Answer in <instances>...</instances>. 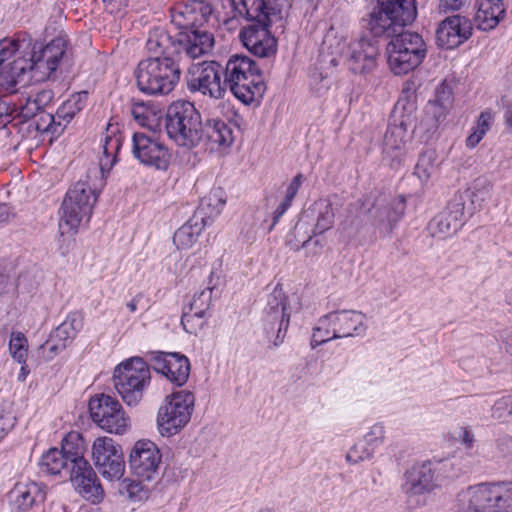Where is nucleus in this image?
<instances>
[{
    "label": "nucleus",
    "instance_id": "nucleus-60",
    "mask_svg": "<svg viewBox=\"0 0 512 512\" xmlns=\"http://www.w3.org/2000/svg\"><path fill=\"white\" fill-rule=\"evenodd\" d=\"M471 0H440L439 9L443 12L458 11L469 5Z\"/></svg>",
    "mask_w": 512,
    "mask_h": 512
},
{
    "label": "nucleus",
    "instance_id": "nucleus-49",
    "mask_svg": "<svg viewBox=\"0 0 512 512\" xmlns=\"http://www.w3.org/2000/svg\"><path fill=\"white\" fill-rule=\"evenodd\" d=\"M322 317L318 320L317 325L313 328V334L311 338V346L315 348L321 344H324L330 340L338 339L334 337V330H332V324L322 326Z\"/></svg>",
    "mask_w": 512,
    "mask_h": 512
},
{
    "label": "nucleus",
    "instance_id": "nucleus-26",
    "mask_svg": "<svg viewBox=\"0 0 512 512\" xmlns=\"http://www.w3.org/2000/svg\"><path fill=\"white\" fill-rule=\"evenodd\" d=\"M453 104V94L449 87L441 85L437 88L435 98L428 102L421 125L427 132L435 131L442 123Z\"/></svg>",
    "mask_w": 512,
    "mask_h": 512
},
{
    "label": "nucleus",
    "instance_id": "nucleus-16",
    "mask_svg": "<svg viewBox=\"0 0 512 512\" xmlns=\"http://www.w3.org/2000/svg\"><path fill=\"white\" fill-rule=\"evenodd\" d=\"M411 141L412 132L403 120L390 124L383 140V159L391 167L399 166L407 155Z\"/></svg>",
    "mask_w": 512,
    "mask_h": 512
},
{
    "label": "nucleus",
    "instance_id": "nucleus-27",
    "mask_svg": "<svg viewBox=\"0 0 512 512\" xmlns=\"http://www.w3.org/2000/svg\"><path fill=\"white\" fill-rule=\"evenodd\" d=\"M180 30L178 50L181 49L190 58H198L212 50L214 37L205 29L194 27Z\"/></svg>",
    "mask_w": 512,
    "mask_h": 512
},
{
    "label": "nucleus",
    "instance_id": "nucleus-61",
    "mask_svg": "<svg viewBox=\"0 0 512 512\" xmlns=\"http://www.w3.org/2000/svg\"><path fill=\"white\" fill-rule=\"evenodd\" d=\"M458 438L468 448H470L474 442V435L467 428L460 429Z\"/></svg>",
    "mask_w": 512,
    "mask_h": 512
},
{
    "label": "nucleus",
    "instance_id": "nucleus-22",
    "mask_svg": "<svg viewBox=\"0 0 512 512\" xmlns=\"http://www.w3.org/2000/svg\"><path fill=\"white\" fill-rule=\"evenodd\" d=\"M212 14V7L204 0H190L171 11V21L179 29L202 28Z\"/></svg>",
    "mask_w": 512,
    "mask_h": 512
},
{
    "label": "nucleus",
    "instance_id": "nucleus-59",
    "mask_svg": "<svg viewBox=\"0 0 512 512\" xmlns=\"http://www.w3.org/2000/svg\"><path fill=\"white\" fill-rule=\"evenodd\" d=\"M496 447L501 455L512 459V437L508 435L498 437Z\"/></svg>",
    "mask_w": 512,
    "mask_h": 512
},
{
    "label": "nucleus",
    "instance_id": "nucleus-6",
    "mask_svg": "<svg viewBox=\"0 0 512 512\" xmlns=\"http://www.w3.org/2000/svg\"><path fill=\"white\" fill-rule=\"evenodd\" d=\"M137 86L149 95L170 93L180 79V69L172 57L147 58L135 71Z\"/></svg>",
    "mask_w": 512,
    "mask_h": 512
},
{
    "label": "nucleus",
    "instance_id": "nucleus-24",
    "mask_svg": "<svg viewBox=\"0 0 512 512\" xmlns=\"http://www.w3.org/2000/svg\"><path fill=\"white\" fill-rule=\"evenodd\" d=\"M322 326L332 324L334 337L347 338L363 333L366 329L365 316L358 311L343 310L328 313L322 317Z\"/></svg>",
    "mask_w": 512,
    "mask_h": 512
},
{
    "label": "nucleus",
    "instance_id": "nucleus-17",
    "mask_svg": "<svg viewBox=\"0 0 512 512\" xmlns=\"http://www.w3.org/2000/svg\"><path fill=\"white\" fill-rule=\"evenodd\" d=\"M299 310L300 302L298 297H287L280 285H276L267 295L264 313L269 321L278 323L277 338H279L282 329L287 330L291 314Z\"/></svg>",
    "mask_w": 512,
    "mask_h": 512
},
{
    "label": "nucleus",
    "instance_id": "nucleus-29",
    "mask_svg": "<svg viewBox=\"0 0 512 512\" xmlns=\"http://www.w3.org/2000/svg\"><path fill=\"white\" fill-rule=\"evenodd\" d=\"M435 486L434 472L430 463L416 465L406 473L404 489L409 497L429 493Z\"/></svg>",
    "mask_w": 512,
    "mask_h": 512
},
{
    "label": "nucleus",
    "instance_id": "nucleus-63",
    "mask_svg": "<svg viewBox=\"0 0 512 512\" xmlns=\"http://www.w3.org/2000/svg\"><path fill=\"white\" fill-rule=\"evenodd\" d=\"M29 374V369L25 364H22L20 373L18 375V380L24 382L26 380L27 375Z\"/></svg>",
    "mask_w": 512,
    "mask_h": 512
},
{
    "label": "nucleus",
    "instance_id": "nucleus-18",
    "mask_svg": "<svg viewBox=\"0 0 512 512\" xmlns=\"http://www.w3.org/2000/svg\"><path fill=\"white\" fill-rule=\"evenodd\" d=\"M271 20L266 23H251L240 32L243 45L258 57H270L275 54L277 41L268 30Z\"/></svg>",
    "mask_w": 512,
    "mask_h": 512
},
{
    "label": "nucleus",
    "instance_id": "nucleus-52",
    "mask_svg": "<svg viewBox=\"0 0 512 512\" xmlns=\"http://www.w3.org/2000/svg\"><path fill=\"white\" fill-rule=\"evenodd\" d=\"M76 335V331L73 327L72 323L64 322L59 325L54 332L51 334L54 339L60 343H65V347H67Z\"/></svg>",
    "mask_w": 512,
    "mask_h": 512
},
{
    "label": "nucleus",
    "instance_id": "nucleus-12",
    "mask_svg": "<svg viewBox=\"0 0 512 512\" xmlns=\"http://www.w3.org/2000/svg\"><path fill=\"white\" fill-rule=\"evenodd\" d=\"M91 455L102 477L108 481H120L125 473V461L120 445L107 436L94 440Z\"/></svg>",
    "mask_w": 512,
    "mask_h": 512
},
{
    "label": "nucleus",
    "instance_id": "nucleus-46",
    "mask_svg": "<svg viewBox=\"0 0 512 512\" xmlns=\"http://www.w3.org/2000/svg\"><path fill=\"white\" fill-rule=\"evenodd\" d=\"M198 240V233L192 226L184 225L180 227L173 237V242L179 250H187L193 247Z\"/></svg>",
    "mask_w": 512,
    "mask_h": 512
},
{
    "label": "nucleus",
    "instance_id": "nucleus-11",
    "mask_svg": "<svg viewBox=\"0 0 512 512\" xmlns=\"http://www.w3.org/2000/svg\"><path fill=\"white\" fill-rule=\"evenodd\" d=\"M93 422L102 430L117 435L125 434L130 428V418L120 402L105 394L95 395L89 401Z\"/></svg>",
    "mask_w": 512,
    "mask_h": 512
},
{
    "label": "nucleus",
    "instance_id": "nucleus-31",
    "mask_svg": "<svg viewBox=\"0 0 512 512\" xmlns=\"http://www.w3.org/2000/svg\"><path fill=\"white\" fill-rule=\"evenodd\" d=\"M476 26L483 31L493 30L505 17L503 0H476Z\"/></svg>",
    "mask_w": 512,
    "mask_h": 512
},
{
    "label": "nucleus",
    "instance_id": "nucleus-28",
    "mask_svg": "<svg viewBox=\"0 0 512 512\" xmlns=\"http://www.w3.org/2000/svg\"><path fill=\"white\" fill-rule=\"evenodd\" d=\"M86 98V92L74 94L62 103L55 115H42L40 118L41 121L47 123V126L43 129L52 133H60L74 116L83 109Z\"/></svg>",
    "mask_w": 512,
    "mask_h": 512
},
{
    "label": "nucleus",
    "instance_id": "nucleus-33",
    "mask_svg": "<svg viewBox=\"0 0 512 512\" xmlns=\"http://www.w3.org/2000/svg\"><path fill=\"white\" fill-rule=\"evenodd\" d=\"M146 48L149 58L172 57L178 53V43L162 28H155L149 33Z\"/></svg>",
    "mask_w": 512,
    "mask_h": 512
},
{
    "label": "nucleus",
    "instance_id": "nucleus-38",
    "mask_svg": "<svg viewBox=\"0 0 512 512\" xmlns=\"http://www.w3.org/2000/svg\"><path fill=\"white\" fill-rule=\"evenodd\" d=\"M438 168L437 154L434 150L422 152L415 166L414 174L423 183L430 181Z\"/></svg>",
    "mask_w": 512,
    "mask_h": 512
},
{
    "label": "nucleus",
    "instance_id": "nucleus-5",
    "mask_svg": "<svg viewBox=\"0 0 512 512\" xmlns=\"http://www.w3.org/2000/svg\"><path fill=\"white\" fill-rule=\"evenodd\" d=\"M458 498L466 512H512V482L472 485Z\"/></svg>",
    "mask_w": 512,
    "mask_h": 512
},
{
    "label": "nucleus",
    "instance_id": "nucleus-64",
    "mask_svg": "<svg viewBox=\"0 0 512 512\" xmlns=\"http://www.w3.org/2000/svg\"><path fill=\"white\" fill-rule=\"evenodd\" d=\"M504 119L506 126L512 129V108L505 112Z\"/></svg>",
    "mask_w": 512,
    "mask_h": 512
},
{
    "label": "nucleus",
    "instance_id": "nucleus-51",
    "mask_svg": "<svg viewBox=\"0 0 512 512\" xmlns=\"http://www.w3.org/2000/svg\"><path fill=\"white\" fill-rule=\"evenodd\" d=\"M402 212L397 214L390 207L385 206L377 210V222L378 225L383 227L385 230H391L392 226L399 220Z\"/></svg>",
    "mask_w": 512,
    "mask_h": 512
},
{
    "label": "nucleus",
    "instance_id": "nucleus-40",
    "mask_svg": "<svg viewBox=\"0 0 512 512\" xmlns=\"http://www.w3.org/2000/svg\"><path fill=\"white\" fill-rule=\"evenodd\" d=\"M489 194L488 187L477 188L473 190L466 189L463 192L454 195L453 199H459L465 204V213L472 215L476 210L482 207L483 202Z\"/></svg>",
    "mask_w": 512,
    "mask_h": 512
},
{
    "label": "nucleus",
    "instance_id": "nucleus-50",
    "mask_svg": "<svg viewBox=\"0 0 512 512\" xmlns=\"http://www.w3.org/2000/svg\"><path fill=\"white\" fill-rule=\"evenodd\" d=\"M491 416L499 421H507L512 418V396L497 400L491 408Z\"/></svg>",
    "mask_w": 512,
    "mask_h": 512
},
{
    "label": "nucleus",
    "instance_id": "nucleus-54",
    "mask_svg": "<svg viewBox=\"0 0 512 512\" xmlns=\"http://www.w3.org/2000/svg\"><path fill=\"white\" fill-rule=\"evenodd\" d=\"M43 354L48 358L52 359L60 352H62L66 347L65 343H60L54 339L50 335L49 339L42 345Z\"/></svg>",
    "mask_w": 512,
    "mask_h": 512
},
{
    "label": "nucleus",
    "instance_id": "nucleus-35",
    "mask_svg": "<svg viewBox=\"0 0 512 512\" xmlns=\"http://www.w3.org/2000/svg\"><path fill=\"white\" fill-rule=\"evenodd\" d=\"M309 211L315 218L314 231L322 234L332 228L335 220V209L329 199L315 201Z\"/></svg>",
    "mask_w": 512,
    "mask_h": 512
},
{
    "label": "nucleus",
    "instance_id": "nucleus-48",
    "mask_svg": "<svg viewBox=\"0 0 512 512\" xmlns=\"http://www.w3.org/2000/svg\"><path fill=\"white\" fill-rule=\"evenodd\" d=\"M205 316L192 310L184 312L181 319L183 328L190 334H197L205 325Z\"/></svg>",
    "mask_w": 512,
    "mask_h": 512
},
{
    "label": "nucleus",
    "instance_id": "nucleus-32",
    "mask_svg": "<svg viewBox=\"0 0 512 512\" xmlns=\"http://www.w3.org/2000/svg\"><path fill=\"white\" fill-rule=\"evenodd\" d=\"M206 139L211 149L222 152L229 148L233 141L231 128L222 120L211 119L203 125V140Z\"/></svg>",
    "mask_w": 512,
    "mask_h": 512
},
{
    "label": "nucleus",
    "instance_id": "nucleus-19",
    "mask_svg": "<svg viewBox=\"0 0 512 512\" xmlns=\"http://www.w3.org/2000/svg\"><path fill=\"white\" fill-rule=\"evenodd\" d=\"M472 30V23L468 18L459 14L453 15L440 23L436 40L439 46L454 49L471 37Z\"/></svg>",
    "mask_w": 512,
    "mask_h": 512
},
{
    "label": "nucleus",
    "instance_id": "nucleus-58",
    "mask_svg": "<svg viewBox=\"0 0 512 512\" xmlns=\"http://www.w3.org/2000/svg\"><path fill=\"white\" fill-rule=\"evenodd\" d=\"M132 115L134 119L142 126L147 125V121L149 119V115L151 114V111L149 108H147L144 104H135L132 107Z\"/></svg>",
    "mask_w": 512,
    "mask_h": 512
},
{
    "label": "nucleus",
    "instance_id": "nucleus-9",
    "mask_svg": "<svg viewBox=\"0 0 512 512\" xmlns=\"http://www.w3.org/2000/svg\"><path fill=\"white\" fill-rule=\"evenodd\" d=\"M386 51L391 71L395 75H404L422 63L427 50L419 34L407 31L392 38Z\"/></svg>",
    "mask_w": 512,
    "mask_h": 512
},
{
    "label": "nucleus",
    "instance_id": "nucleus-2",
    "mask_svg": "<svg viewBox=\"0 0 512 512\" xmlns=\"http://www.w3.org/2000/svg\"><path fill=\"white\" fill-rule=\"evenodd\" d=\"M103 157L100 158V170H89L84 179L70 187L59 209L58 229L61 236L75 235L80 226L90 220L97 202L104 171H109L116 161V155L122 146L118 128L108 124L102 139Z\"/></svg>",
    "mask_w": 512,
    "mask_h": 512
},
{
    "label": "nucleus",
    "instance_id": "nucleus-7",
    "mask_svg": "<svg viewBox=\"0 0 512 512\" xmlns=\"http://www.w3.org/2000/svg\"><path fill=\"white\" fill-rule=\"evenodd\" d=\"M150 380V369L141 357L126 359L114 368V388L129 406H136L142 400Z\"/></svg>",
    "mask_w": 512,
    "mask_h": 512
},
{
    "label": "nucleus",
    "instance_id": "nucleus-20",
    "mask_svg": "<svg viewBox=\"0 0 512 512\" xmlns=\"http://www.w3.org/2000/svg\"><path fill=\"white\" fill-rule=\"evenodd\" d=\"M378 47L369 39L360 38L349 43L346 54L349 70L355 74H367L377 66Z\"/></svg>",
    "mask_w": 512,
    "mask_h": 512
},
{
    "label": "nucleus",
    "instance_id": "nucleus-53",
    "mask_svg": "<svg viewBox=\"0 0 512 512\" xmlns=\"http://www.w3.org/2000/svg\"><path fill=\"white\" fill-rule=\"evenodd\" d=\"M385 438V429L382 424H374L365 435V442L372 447L379 446Z\"/></svg>",
    "mask_w": 512,
    "mask_h": 512
},
{
    "label": "nucleus",
    "instance_id": "nucleus-39",
    "mask_svg": "<svg viewBox=\"0 0 512 512\" xmlns=\"http://www.w3.org/2000/svg\"><path fill=\"white\" fill-rule=\"evenodd\" d=\"M69 459L57 448H50L40 459L41 470L51 474L59 475L67 466Z\"/></svg>",
    "mask_w": 512,
    "mask_h": 512
},
{
    "label": "nucleus",
    "instance_id": "nucleus-10",
    "mask_svg": "<svg viewBox=\"0 0 512 512\" xmlns=\"http://www.w3.org/2000/svg\"><path fill=\"white\" fill-rule=\"evenodd\" d=\"M195 396L188 390H180L165 397L157 414V427L162 436L179 433L190 421Z\"/></svg>",
    "mask_w": 512,
    "mask_h": 512
},
{
    "label": "nucleus",
    "instance_id": "nucleus-43",
    "mask_svg": "<svg viewBox=\"0 0 512 512\" xmlns=\"http://www.w3.org/2000/svg\"><path fill=\"white\" fill-rule=\"evenodd\" d=\"M119 492L133 502L144 501L149 497V489L139 480L122 479L119 483Z\"/></svg>",
    "mask_w": 512,
    "mask_h": 512
},
{
    "label": "nucleus",
    "instance_id": "nucleus-62",
    "mask_svg": "<svg viewBox=\"0 0 512 512\" xmlns=\"http://www.w3.org/2000/svg\"><path fill=\"white\" fill-rule=\"evenodd\" d=\"M12 216L10 207L6 204H0V225L7 223Z\"/></svg>",
    "mask_w": 512,
    "mask_h": 512
},
{
    "label": "nucleus",
    "instance_id": "nucleus-21",
    "mask_svg": "<svg viewBox=\"0 0 512 512\" xmlns=\"http://www.w3.org/2000/svg\"><path fill=\"white\" fill-rule=\"evenodd\" d=\"M70 480L76 491L86 500L92 503L102 501L104 490L88 461H80L71 468Z\"/></svg>",
    "mask_w": 512,
    "mask_h": 512
},
{
    "label": "nucleus",
    "instance_id": "nucleus-15",
    "mask_svg": "<svg viewBox=\"0 0 512 512\" xmlns=\"http://www.w3.org/2000/svg\"><path fill=\"white\" fill-rule=\"evenodd\" d=\"M161 461L160 449L148 439L136 441L129 453L130 469L143 481H153L156 478Z\"/></svg>",
    "mask_w": 512,
    "mask_h": 512
},
{
    "label": "nucleus",
    "instance_id": "nucleus-34",
    "mask_svg": "<svg viewBox=\"0 0 512 512\" xmlns=\"http://www.w3.org/2000/svg\"><path fill=\"white\" fill-rule=\"evenodd\" d=\"M226 203V195L222 188H213L205 197L202 198L199 213L203 215V225H208L214 217L218 216Z\"/></svg>",
    "mask_w": 512,
    "mask_h": 512
},
{
    "label": "nucleus",
    "instance_id": "nucleus-42",
    "mask_svg": "<svg viewBox=\"0 0 512 512\" xmlns=\"http://www.w3.org/2000/svg\"><path fill=\"white\" fill-rule=\"evenodd\" d=\"M53 92L51 90H40L37 93L30 95L26 99L25 105L22 107V112L26 117H32L37 114L41 109L49 105L53 100Z\"/></svg>",
    "mask_w": 512,
    "mask_h": 512
},
{
    "label": "nucleus",
    "instance_id": "nucleus-4",
    "mask_svg": "<svg viewBox=\"0 0 512 512\" xmlns=\"http://www.w3.org/2000/svg\"><path fill=\"white\" fill-rule=\"evenodd\" d=\"M165 129L168 137L180 147L191 149L203 141L201 114L189 101L178 100L168 107Z\"/></svg>",
    "mask_w": 512,
    "mask_h": 512
},
{
    "label": "nucleus",
    "instance_id": "nucleus-57",
    "mask_svg": "<svg viewBox=\"0 0 512 512\" xmlns=\"http://www.w3.org/2000/svg\"><path fill=\"white\" fill-rule=\"evenodd\" d=\"M16 418L10 413L0 409V442L14 427Z\"/></svg>",
    "mask_w": 512,
    "mask_h": 512
},
{
    "label": "nucleus",
    "instance_id": "nucleus-37",
    "mask_svg": "<svg viewBox=\"0 0 512 512\" xmlns=\"http://www.w3.org/2000/svg\"><path fill=\"white\" fill-rule=\"evenodd\" d=\"M493 122L494 115L491 111L485 110L481 112L465 139L466 147L474 149L491 129Z\"/></svg>",
    "mask_w": 512,
    "mask_h": 512
},
{
    "label": "nucleus",
    "instance_id": "nucleus-13",
    "mask_svg": "<svg viewBox=\"0 0 512 512\" xmlns=\"http://www.w3.org/2000/svg\"><path fill=\"white\" fill-rule=\"evenodd\" d=\"M132 154L142 165L160 171H166L172 159L171 151L163 141L143 132L133 134Z\"/></svg>",
    "mask_w": 512,
    "mask_h": 512
},
{
    "label": "nucleus",
    "instance_id": "nucleus-41",
    "mask_svg": "<svg viewBox=\"0 0 512 512\" xmlns=\"http://www.w3.org/2000/svg\"><path fill=\"white\" fill-rule=\"evenodd\" d=\"M347 37L343 33L331 26L323 37L322 49L327 50L333 55L347 54L348 52Z\"/></svg>",
    "mask_w": 512,
    "mask_h": 512
},
{
    "label": "nucleus",
    "instance_id": "nucleus-8",
    "mask_svg": "<svg viewBox=\"0 0 512 512\" xmlns=\"http://www.w3.org/2000/svg\"><path fill=\"white\" fill-rule=\"evenodd\" d=\"M417 16L415 0H378L369 26L375 36L394 34L397 28L412 23Z\"/></svg>",
    "mask_w": 512,
    "mask_h": 512
},
{
    "label": "nucleus",
    "instance_id": "nucleus-14",
    "mask_svg": "<svg viewBox=\"0 0 512 512\" xmlns=\"http://www.w3.org/2000/svg\"><path fill=\"white\" fill-rule=\"evenodd\" d=\"M190 79L188 88L192 92H200L204 96L212 99H221L226 93L225 80L222 81V75L225 74V68L215 61L202 62L193 65L189 69Z\"/></svg>",
    "mask_w": 512,
    "mask_h": 512
},
{
    "label": "nucleus",
    "instance_id": "nucleus-47",
    "mask_svg": "<svg viewBox=\"0 0 512 512\" xmlns=\"http://www.w3.org/2000/svg\"><path fill=\"white\" fill-rule=\"evenodd\" d=\"M212 292L213 288L208 287L195 294L190 303L189 310H192L198 314L206 315L212 302Z\"/></svg>",
    "mask_w": 512,
    "mask_h": 512
},
{
    "label": "nucleus",
    "instance_id": "nucleus-1",
    "mask_svg": "<svg viewBox=\"0 0 512 512\" xmlns=\"http://www.w3.org/2000/svg\"><path fill=\"white\" fill-rule=\"evenodd\" d=\"M67 48L64 37H56L46 46L30 41L4 38L0 40V90L15 92L27 73L30 79L47 80L57 69Z\"/></svg>",
    "mask_w": 512,
    "mask_h": 512
},
{
    "label": "nucleus",
    "instance_id": "nucleus-3",
    "mask_svg": "<svg viewBox=\"0 0 512 512\" xmlns=\"http://www.w3.org/2000/svg\"><path fill=\"white\" fill-rule=\"evenodd\" d=\"M225 84L235 98L246 105L260 100L266 91L256 63L243 55H233L227 61Z\"/></svg>",
    "mask_w": 512,
    "mask_h": 512
},
{
    "label": "nucleus",
    "instance_id": "nucleus-55",
    "mask_svg": "<svg viewBox=\"0 0 512 512\" xmlns=\"http://www.w3.org/2000/svg\"><path fill=\"white\" fill-rule=\"evenodd\" d=\"M310 79L311 85L317 94L321 95L329 89L330 81L327 75L315 71L311 74Z\"/></svg>",
    "mask_w": 512,
    "mask_h": 512
},
{
    "label": "nucleus",
    "instance_id": "nucleus-23",
    "mask_svg": "<svg viewBox=\"0 0 512 512\" xmlns=\"http://www.w3.org/2000/svg\"><path fill=\"white\" fill-rule=\"evenodd\" d=\"M459 199H452L448 206L429 223V230L434 237L445 238L455 234L463 225L465 204Z\"/></svg>",
    "mask_w": 512,
    "mask_h": 512
},
{
    "label": "nucleus",
    "instance_id": "nucleus-45",
    "mask_svg": "<svg viewBox=\"0 0 512 512\" xmlns=\"http://www.w3.org/2000/svg\"><path fill=\"white\" fill-rule=\"evenodd\" d=\"M302 184V174H297L292 181L290 182L289 186L286 190L285 199L280 203V205L277 207L273 219V225L277 223L279 218L287 211V209L291 206V203L298 193V190Z\"/></svg>",
    "mask_w": 512,
    "mask_h": 512
},
{
    "label": "nucleus",
    "instance_id": "nucleus-56",
    "mask_svg": "<svg viewBox=\"0 0 512 512\" xmlns=\"http://www.w3.org/2000/svg\"><path fill=\"white\" fill-rule=\"evenodd\" d=\"M372 456V451L363 449L359 445L353 446L346 455V460L352 464H356Z\"/></svg>",
    "mask_w": 512,
    "mask_h": 512
},
{
    "label": "nucleus",
    "instance_id": "nucleus-36",
    "mask_svg": "<svg viewBox=\"0 0 512 512\" xmlns=\"http://www.w3.org/2000/svg\"><path fill=\"white\" fill-rule=\"evenodd\" d=\"M87 445L81 433L71 431L66 434L61 443V451L69 459L72 467H75L80 461H87L84 458Z\"/></svg>",
    "mask_w": 512,
    "mask_h": 512
},
{
    "label": "nucleus",
    "instance_id": "nucleus-25",
    "mask_svg": "<svg viewBox=\"0 0 512 512\" xmlns=\"http://www.w3.org/2000/svg\"><path fill=\"white\" fill-rule=\"evenodd\" d=\"M154 369L168 380L181 386L186 383L190 374L188 358L179 353H158L154 359Z\"/></svg>",
    "mask_w": 512,
    "mask_h": 512
},
{
    "label": "nucleus",
    "instance_id": "nucleus-30",
    "mask_svg": "<svg viewBox=\"0 0 512 512\" xmlns=\"http://www.w3.org/2000/svg\"><path fill=\"white\" fill-rule=\"evenodd\" d=\"M44 499V487L35 482L17 483L10 492L11 503L18 511H29Z\"/></svg>",
    "mask_w": 512,
    "mask_h": 512
},
{
    "label": "nucleus",
    "instance_id": "nucleus-44",
    "mask_svg": "<svg viewBox=\"0 0 512 512\" xmlns=\"http://www.w3.org/2000/svg\"><path fill=\"white\" fill-rule=\"evenodd\" d=\"M9 351L14 360L25 364L28 355V341L22 332H13L9 341Z\"/></svg>",
    "mask_w": 512,
    "mask_h": 512
}]
</instances>
